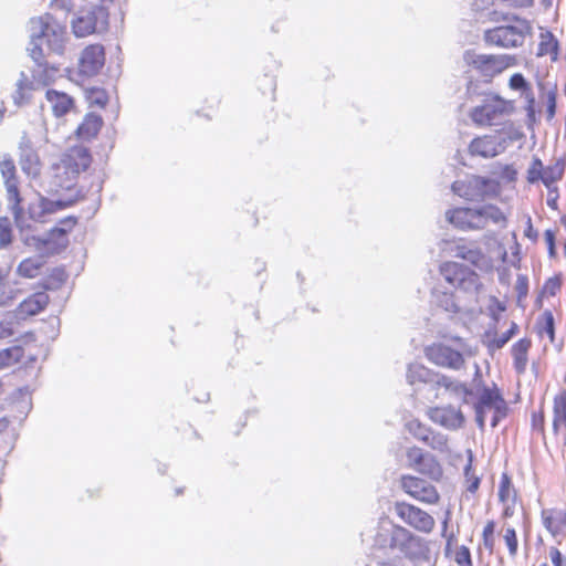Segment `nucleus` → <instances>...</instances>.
Returning <instances> with one entry per match:
<instances>
[{
    "label": "nucleus",
    "instance_id": "nucleus-52",
    "mask_svg": "<svg viewBox=\"0 0 566 566\" xmlns=\"http://www.w3.org/2000/svg\"><path fill=\"white\" fill-rule=\"evenodd\" d=\"M515 290L517 292V298H525L528 293V277L526 275H518L515 283Z\"/></svg>",
    "mask_w": 566,
    "mask_h": 566
},
{
    "label": "nucleus",
    "instance_id": "nucleus-62",
    "mask_svg": "<svg viewBox=\"0 0 566 566\" xmlns=\"http://www.w3.org/2000/svg\"><path fill=\"white\" fill-rule=\"evenodd\" d=\"M512 514H513V512H512V510L510 509V506H506V507L504 509V511H503V516H504V517H510V516H512Z\"/></svg>",
    "mask_w": 566,
    "mask_h": 566
},
{
    "label": "nucleus",
    "instance_id": "nucleus-34",
    "mask_svg": "<svg viewBox=\"0 0 566 566\" xmlns=\"http://www.w3.org/2000/svg\"><path fill=\"white\" fill-rule=\"evenodd\" d=\"M24 349L20 345H14L0 350V370L22 361Z\"/></svg>",
    "mask_w": 566,
    "mask_h": 566
},
{
    "label": "nucleus",
    "instance_id": "nucleus-17",
    "mask_svg": "<svg viewBox=\"0 0 566 566\" xmlns=\"http://www.w3.org/2000/svg\"><path fill=\"white\" fill-rule=\"evenodd\" d=\"M453 251L455 258L469 262L483 273H491L495 268L493 258L474 243H459Z\"/></svg>",
    "mask_w": 566,
    "mask_h": 566
},
{
    "label": "nucleus",
    "instance_id": "nucleus-61",
    "mask_svg": "<svg viewBox=\"0 0 566 566\" xmlns=\"http://www.w3.org/2000/svg\"><path fill=\"white\" fill-rule=\"evenodd\" d=\"M6 113H7L6 104H4V102H0V124L4 119Z\"/></svg>",
    "mask_w": 566,
    "mask_h": 566
},
{
    "label": "nucleus",
    "instance_id": "nucleus-32",
    "mask_svg": "<svg viewBox=\"0 0 566 566\" xmlns=\"http://www.w3.org/2000/svg\"><path fill=\"white\" fill-rule=\"evenodd\" d=\"M77 223V218L70 216L59 221L57 226L52 228L48 234V241L60 242L74 229Z\"/></svg>",
    "mask_w": 566,
    "mask_h": 566
},
{
    "label": "nucleus",
    "instance_id": "nucleus-60",
    "mask_svg": "<svg viewBox=\"0 0 566 566\" xmlns=\"http://www.w3.org/2000/svg\"><path fill=\"white\" fill-rule=\"evenodd\" d=\"M504 174L510 180H515L516 178V170L511 166H505Z\"/></svg>",
    "mask_w": 566,
    "mask_h": 566
},
{
    "label": "nucleus",
    "instance_id": "nucleus-39",
    "mask_svg": "<svg viewBox=\"0 0 566 566\" xmlns=\"http://www.w3.org/2000/svg\"><path fill=\"white\" fill-rule=\"evenodd\" d=\"M21 293L20 290L9 284L6 280L0 283V306H10Z\"/></svg>",
    "mask_w": 566,
    "mask_h": 566
},
{
    "label": "nucleus",
    "instance_id": "nucleus-14",
    "mask_svg": "<svg viewBox=\"0 0 566 566\" xmlns=\"http://www.w3.org/2000/svg\"><path fill=\"white\" fill-rule=\"evenodd\" d=\"M544 446L548 451L566 450V402L553 403L551 430L547 437H544Z\"/></svg>",
    "mask_w": 566,
    "mask_h": 566
},
{
    "label": "nucleus",
    "instance_id": "nucleus-25",
    "mask_svg": "<svg viewBox=\"0 0 566 566\" xmlns=\"http://www.w3.org/2000/svg\"><path fill=\"white\" fill-rule=\"evenodd\" d=\"M49 301V295L45 292L33 293L18 305L15 315L21 319L34 316L48 306Z\"/></svg>",
    "mask_w": 566,
    "mask_h": 566
},
{
    "label": "nucleus",
    "instance_id": "nucleus-16",
    "mask_svg": "<svg viewBox=\"0 0 566 566\" xmlns=\"http://www.w3.org/2000/svg\"><path fill=\"white\" fill-rule=\"evenodd\" d=\"M409 465L430 480L439 482L443 476L440 462L432 455L426 454L420 448L411 447L407 450Z\"/></svg>",
    "mask_w": 566,
    "mask_h": 566
},
{
    "label": "nucleus",
    "instance_id": "nucleus-13",
    "mask_svg": "<svg viewBox=\"0 0 566 566\" xmlns=\"http://www.w3.org/2000/svg\"><path fill=\"white\" fill-rule=\"evenodd\" d=\"M427 359L437 366L461 369L464 366V357L460 348L444 343H433L424 348Z\"/></svg>",
    "mask_w": 566,
    "mask_h": 566
},
{
    "label": "nucleus",
    "instance_id": "nucleus-38",
    "mask_svg": "<svg viewBox=\"0 0 566 566\" xmlns=\"http://www.w3.org/2000/svg\"><path fill=\"white\" fill-rule=\"evenodd\" d=\"M96 28V19L93 15L78 17L73 21V30L77 36L92 34Z\"/></svg>",
    "mask_w": 566,
    "mask_h": 566
},
{
    "label": "nucleus",
    "instance_id": "nucleus-1",
    "mask_svg": "<svg viewBox=\"0 0 566 566\" xmlns=\"http://www.w3.org/2000/svg\"><path fill=\"white\" fill-rule=\"evenodd\" d=\"M32 30L34 43L30 49V56L36 63L42 64L45 55L63 52L65 29L53 21L50 15L33 20Z\"/></svg>",
    "mask_w": 566,
    "mask_h": 566
},
{
    "label": "nucleus",
    "instance_id": "nucleus-10",
    "mask_svg": "<svg viewBox=\"0 0 566 566\" xmlns=\"http://www.w3.org/2000/svg\"><path fill=\"white\" fill-rule=\"evenodd\" d=\"M394 507L397 516L416 532L430 534L434 530L433 516L422 509L405 501L396 502Z\"/></svg>",
    "mask_w": 566,
    "mask_h": 566
},
{
    "label": "nucleus",
    "instance_id": "nucleus-45",
    "mask_svg": "<svg viewBox=\"0 0 566 566\" xmlns=\"http://www.w3.org/2000/svg\"><path fill=\"white\" fill-rule=\"evenodd\" d=\"M545 411L543 407H539L536 410H533L531 413V427L533 431L538 432L543 438L547 437L545 434Z\"/></svg>",
    "mask_w": 566,
    "mask_h": 566
},
{
    "label": "nucleus",
    "instance_id": "nucleus-44",
    "mask_svg": "<svg viewBox=\"0 0 566 566\" xmlns=\"http://www.w3.org/2000/svg\"><path fill=\"white\" fill-rule=\"evenodd\" d=\"M503 541L507 547L509 555L515 557L518 553V538L514 527L509 526L504 530Z\"/></svg>",
    "mask_w": 566,
    "mask_h": 566
},
{
    "label": "nucleus",
    "instance_id": "nucleus-11",
    "mask_svg": "<svg viewBox=\"0 0 566 566\" xmlns=\"http://www.w3.org/2000/svg\"><path fill=\"white\" fill-rule=\"evenodd\" d=\"M0 172L4 179L8 200L11 203V210L14 214V218L20 219L24 213L22 206L23 199L19 190V178L17 175L15 163L11 156L4 155L0 159Z\"/></svg>",
    "mask_w": 566,
    "mask_h": 566
},
{
    "label": "nucleus",
    "instance_id": "nucleus-2",
    "mask_svg": "<svg viewBox=\"0 0 566 566\" xmlns=\"http://www.w3.org/2000/svg\"><path fill=\"white\" fill-rule=\"evenodd\" d=\"M448 221L460 230L484 229L490 222L505 226L507 219L496 206L486 205L479 209L459 207L447 211Z\"/></svg>",
    "mask_w": 566,
    "mask_h": 566
},
{
    "label": "nucleus",
    "instance_id": "nucleus-55",
    "mask_svg": "<svg viewBox=\"0 0 566 566\" xmlns=\"http://www.w3.org/2000/svg\"><path fill=\"white\" fill-rule=\"evenodd\" d=\"M500 1L505 3L509 8L518 9V10L532 8L535 3V0H500Z\"/></svg>",
    "mask_w": 566,
    "mask_h": 566
},
{
    "label": "nucleus",
    "instance_id": "nucleus-24",
    "mask_svg": "<svg viewBox=\"0 0 566 566\" xmlns=\"http://www.w3.org/2000/svg\"><path fill=\"white\" fill-rule=\"evenodd\" d=\"M430 418L448 429H459L464 422L462 412L451 406L432 408L430 410Z\"/></svg>",
    "mask_w": 566,
    "mask_h": 566
},
{
    "label": "nucleus",
    "instance_id": "nucleus-53",
    "mask_svg": "<svg viewBox=\"0 0 566 566\" xmlns=\"http://www.w3.org/2000/svg\"><path fill=\"white\" fill-rule=\"evenodd\" d=\"M526 83L527 80L522 73H514L509 80V87L512 91L518 92Z\"/></svg>",
    "mask_w": 566,
    "mask_h": 566
},
{
    "label": "nucleus",
    "instance_id": "nucleus-20",
    "mask_svg": "<svg viewBox=\"0 0 566 566\" xmlns=\"http://www.w3.org/2000/svg\"><path fill=\"white\" fill-rule=\"evenodd\" d=\"M44 96L52 115L56 119L64 118L69 114L77 112L75 98L63 91L49 88Z\"/></svg>",
    "mask_w": 566,
    "mask_h": 566
},
{
    "label": "nucleus",
    "instance_id": "nucleus-33",
    "mask_svg": "<svg viewBox=\"0 0 566 566\" xmlns=\"http://www.w3.org/2000/svg\"><path fill=\"white\" fill-rule=\"evenodd\" d=\"M33 91V83L28 78L23 77L17 82L15 92L12 95L13 103L17 106H22L31 101Z\"/></svg>",
    "mask_w": 566,
    "mask_h": 566
},
{
    "label": "nucleus",
    "instance_id": "nucleus-43",
    "mask_svg": "<svg viewBox=\"0 0 566 566\" xmlns=\"http://www.w3.org/2000/svg\"><path fill=\"white\" fill-rule=\"evenodd\" d=\"M562 284L563 276L560 273L548 277L542 287V295L546 297L555 296L557 293H559Z\"/></svg>",
    "mask_w": 566,
    "mask_h": 566
},
{
    "label": "nucleus",
    "instance_id": "nucleus-5",
    "mask_svg": "<svg viewBox=\"0 0 566 566\" xmlns=\"http://www.w3.org/2000/svg\"><path fill=\"white\" fill-rule=\"evenodd\" d=\"M453 190L467 200L480 202L499 197L501 185L495 179L471 176L467 181L455 182Z\"/></svg>",
    "mask_w": 566,
    "mask_h": 566
},
{
    "label": "nucleus",
    "instance_id": "nucleus-50",
    "mask_svg": "<svg viewBox=\"0 0 566 566\" xmlns=\"http://www.w3.org/2000/svg\"><path fill=\"white\" fill-rule=\"evenodd\" d=\"M11 224L8 218H0V245L6 247L11 242Z\"/></svg>",
    "mask_w": 566,
    "mask_h": 566
},
{
    "label": "nucleus",
    "instance_id": "nucleus-3",
    "mask_svg": "<svg viewBox=\"0 0 566 566\" xmlns=\"http://www.w3.org/2000/svg\"><path fill=\"white\" fill-rule=\"evenodd\" d=\"M514 111L513 101L490 93L484 96L481 104L470 111L469 116L476 127H491L504 124Z\"/></svg>",
    "mask_w": 566,
    "mask_h": 566
},
{
    "label": "nucleus",
    "instance_id": "nucleus-4",
    "mask_svg": "<svg viewBox=\"0 0 566 566\" xmlns=\"http://www.w3.org/2000/svg\"><path fill=\"white\" fill-rule=\"evenodd\" d=\"M566 169V156L558 157L553 164L544 166L538 157H533L526 172L528 184L542 182L549 191L557 190V184L564 177Z\"/></svg>",
    "mask_w": 566,
    "mask_h": 566
},
{
    "label": "nucleus",
    "instance_id": "nucleus-54",
    "mask_svg": "<svg viewBox=\"0 0 566 566\" xmlns=\"http://www.w3.org/2000/svg\"><path fill=\"white\" fill-rule=\"evenodd\" d=\"M555 239H556L555 238V231H553L551 229H547L544 232V240L546 242L548 254H549L551 258H555L556 256Z\"/></svg>",
    "mask_w": 566,
    "mask_h": 566
},
{
    "label": "nucleus",
    "instance_id": "nucleus-47",
    "mask_svg": "<svg viewBox=\"0 0 566 566\" xmlns=\"http://www.w3.org/2000/svg\"><path fill=\"white\" fill-rule=\"evenodd\" d=\"M41 264L33 259H25L18 265V273L24 277H35Z\"/></svg>",
    "mask_w": 566,
    "mask_h": 566
},
{
    "label": "nucleus",
    "instance_id": "nucleus-35",
    "mask_svg": "<svg viewBox=\"0 0 566 566\" xmlns=\"http://www.w3.org/2000/svg\"><path fill=\"white\" fill-rule=\"evenodd\" d=\"M20 165L24 172L36 175L40 165L36 153L30 147L23 148L20 157Z\"/></svg>",
    "mask_w": 566,
    "mask_h": 566
},
{
    "label": "nucleus",
    "instance_id": "nucleus-51",
    "mask_svg": "<svg viewBox=\"0 0 566 566\" xmlns=\"http://www.w3.org/2000/svg\"><path fill=\"white\" fill-rule=\"evenodd\" d=\"M437 384H438L439 387H443L447 390H451V391H454V392H460V391H463L465 389V387H464V385L462 382H460L458 380H453V379H451L448 376H441L437 380Z\"/></svg>",
    "mask_w": 566,
    "mask_h": 566
},
{
    "label": "nucleus",
    "instance_id": "nucleus-36",
    "mask_svg": "<svg viewBox=\"0 0 566 566\" xmlns=\"http://www.w3.org/2000/svg\"><path fill=\"white\" fill-rule=\"evenodd\" d=\"M499 499L502 503L505 504L515 502L516 492L512 485L511 478L507 473H503L501 475L499 485Z\"/></svg>",
    "mask_w": 566,
    "mask_h": 566
},
{
    "label": "nucleus",
    "instance_id": "nucleus-27",
    "mask_svg": "<svg viewBox=\"0 0 566 566\" xmlns=\"http://www.w3.org/2000/svg\"><path fill=\"white\" fill-rule=\"evenodd\" d=\"M536 55L538 57L548 56L551 62L558 61L559 41L551 31L546 30L539 33Z\"/></svg>",
    "mask_w": 566,
    "mask_h": 566
},
{
    "label": "nucleus",
    "instance_id": "nucleus-6",
    "mask_svg": "<svg viewBox=\"0 0 566 566\" xmlns=\"http://www.w3.org/2000/svg\"><path fill=\"white\" fill-rule=\"evenodd\" d=\"M492 411L491 424L495 427L501 418L506 415V402L502 397L500 389L493 385L492 387H483L479 392L475 405L476 421L480 427L484 426L486 413Z\"/></svg>",
    "mask_w": 566,
    "mask_h": 566
},
{
    "label": "nucleus",
    "instance_id": "nucleus-18",
    "mask_svg": "<svg viewBox=\"0 0 566 566\" xmlns=\"http://www.w3.org/2000/svg\"><path fill=\"white\" fill-rule=\"evenodd\" d=\"M105 65V49L101 44L87 45L78 59V74L84 77L97 75Z\"/></svg>",
    "mask_w": 566,
    "mask_h": 566
},
{
    "label": "nucleus",
    "instance_id": "nucleus-40",
    "mask_svg": "<svg viewBox=\"0 0 566 566\" xmlns=\"http://www.w3.org/2000/svg\"><path fill=\"white\" fill-rule=\"evenodd\" d=\"M520 96L525 101V111L528 116H534L537 112V103L531 83H527L518 91Z\"/></svg>",
    "mask_w": 566,
    "mask_h": 566
},
{
    "label": "nucleus",
    "instance_id": "nucleus-23",
    "mask_svg": "<svg viewBox=\"0 0 566 566\" xmlns=\"http://www.w3.org/2000/svg\"><path fill=\"white\" fill-rule=\"evenodd\" d=\"M501 150L502 146L493 135L478 136L473 138L469 145L470 155L482 158L495 157L501 153Z\"/></svg>",
    "mask_w": 566,
    "mask_h": 566
},
{
    "label": "nucleus",
    "instance_id": "nucleus-31",
    "mask_svg": "<svg viewBox=\"0 0 566 566\" xmlns=\"http://www.w3.org/2000/svg\"><path fill=\"white\" fill-rule=\"evenodd\" d=\"M535 331L541 338L546 337L551 344L555 342V317L551 310H545L538 315Z\"/></svg>",
    "mask_w": 566,
    "mask_h": 566
},
{
    "label": "nucleus",
    "instance_id": "nucleus-15",
    "mask_svg": "<svg viewBox=\"0 0 566 566\" xmlns=\"http://www.w3.org/2000/svg\"><path fill=\"white\" fill-rule=\"evenodd\" d=\"M92 164V156L87 148L83 146H73L62 156L59 168L70 180H75L77 176L87 170Z\"/></svg>",
    "mask_w": 566,
    "mask_h": 566
},
{
    "label": "nucleus",
    "instance_id": "nucleus-41",
    "mask_svg": "<svg viewBox=\"0 0 566 566\" xmlns=\"http://www.w3.org/2000/svg\"><path fill=\"white\" fill-rule=\"evenodd\" d=\"M520 96L525 101V111L528 116H534L537 112V103L531 83H527L518 91Z\"/></svg>",
    "mask_w": 566,
    "mask_h": 566
},
{
    "label": "nucleus",
    "instance_id": "nucleus-28",
    "mask_svg": "<svg viewBox=\"0 0 566 566\" xmlns=\"http://www.w3.org/2000/svg\"><path fill=\"white\" fill-rule=\"evenodd\" d=\"M537 88L539 92V98L542 103L545 105V112H546V118L548 120L553 119L556 114V106H557V85L552 84L548 85L544 83L543 81L537 82Z\"/></svg>",
    "mask_w": 566,
    "mask_h": 566
},
{
    "label": "nucleus",
    "instance_id": "nucleus-30",
    "mask_svg": "<svg viewBox=\"0 0 566 566\" xmlns=\"http://www.w3.org/2000/svg\"><path fill=\"white\" fill-rule=\"evenodd\" d=\"M520 328L515 322H512L510 328L502 335L488 331L484 334V345L490 352H495L503 348L506 343L518 333Z\"/></svg>",
    "mask_w": 566,
    "mask_h": 566
},
{
    "label": "nucleus",
    "instance_id": "nucleus-26",
    "mask_svg": "<svg viewBox=\"0 0 566 566\" xmlns=\"http://www.w3.org/2000/svg\"><path fill=\"white\" fill-rule=\"evenodd\" d=\"M532 339L523 337L516 340L511 347L513 367L518 375H523L527 369L528 354L532 348Z\"/></svg>",
    "mask_w": 566,
    "mask_h": 566
},
{
    "label": "nucleus",
    "instance_id": "nucleus-64",
    "mask_svg": "<svg viewBox=\"0 0 566 566\" xmlns=\"http://www.w3.org/2000/svg\"><path fill=\"white\" fill-rule=\"evenodd\" d=\"M6 276H7L6 273H3L2 270L0 269V283L6 280Z\"/></svg>",
    "mask_w": 566,
    "mask_h": 566
},
{
    "label": "nucleus",
    "instance_id": "nucleus-19",
    "mask_svg": "<svg viewBox=\"0 0 566 566\" xmlns=\"http://www.w3.org/2000/svg\"><path fill=\"white\" fill-rule=\"evenodd\" d=\"M523 39V33L513 25L495 27L484 33L486 43L502 48H515L522 44Z\"/></svg>",
    "mask_w": 566,
    "mask_h": 566
},
{
    "label": "nucleus",
    "instance_id": "nucleus-21",
    "mask_svg": "<svg viewBox=\"0 0 566 566\" xmlns=\"http://www.w3.org/2000/svg\"><path fill=\"white\" fill-rule=\"evenodd\" d=\"M396 538L403 539L402 544L400 545V548L405 553V555L411 559L422 556L428 552V546L426 542L403 526H394L392 539L395 541Z\"/></svg>",
    "mask_w": 566,
    "mask_h": 566
},
{
    "label": "nucleus",
    "instance_id": "nucleus-8",
    "mask_svg": "<svg viewBox=\"0 0 566 566\" xmlns=\"http://www.w3.org/2000/svg\"><path fill=\"white\" fill-rule=\"evenodd\" d=\"M440 272L446 281L455 289L479 292L482 287L478 273L461 263L444 262L440 266Z\"/></svg>",
    "mask_w": 566,
    "mask_h": 566
},
{
    "label": "nucleus",
    "instance_id": "nucleus-9",
    "mask_svg": "<svg viewBox=\"0 0 566 566\" xmlns=\"http://www.w3.org/2000/svg\"><path fill=\"white\" fill-rule=\"evenodd\" d=\"M539 518L544 530L558 544L566 539V503L555 502L542 507Z\"/></svg>",
    "mask_w": 566,
    "mask_h": 566
},
{
    "label": "nucleus",
    "instance_id": "nucleus-22",
    "mask_svg": "<svg viewBox=\"0 0 566 566\" xmlns=\"http://www.w3.org/2000/svg\"><path fill=\"white\" fill-rule=\"evenodd\" d=\"M407 428L417 440L423 442L434 450L442 451L448 448V439L444 436L434 434L430 429L424 427L418 420L409 421Z\"/></svg>",
    "mask_w": 566,
    "mask_h": 566
},
{
    "label": "nucleus",
    "instance_id": "nucleus-49",
    "mask_svg": "<svg viewBox=\"0 0 566 566\" xmlns=\"http://www.w3.org/2000/svg\"><path fill=\"white\" fill-rule=\"evenodd\" d=\"M453 559L458 566H473L471 552L465 545H461L455 549Z\"/></svg>",
    "mask_w": 566,
    "mask_h": 566
},
{
    "label": "nucleus",
    "instance_id": "nucleus-56",
    "mask_svg": "<svg viewBox=\"0 0 566 566\" xmlns=\"http://www.w3.org/2000/svg\"><path fill=\"white\" fill-rule=\"evenodd\" d=\"M524 235L533 243H535L538 239V231L534 228L531 217L527 218Z\"/></svg>",
    "mask_w": 566,
    "mask_h": 566
},
{
    "label": "nucleus",
    "instance_id": "nucleus-63",
    "mask_svg": "<svg viewBox=\"0 0 566 566\" xmlns=\"http://www.w3.org/2000/svg\"><path fill=\"white\" fill-rule=\"evenodd\" d=\"M9 424V421L6 418L0 419V430L6 429Z\"/></svg>",
    "mask_w": 566,
    "mask_h": 566
},
{
    "label": "nucleus",
    "instance_id": "nucleus-48",
    "mask_svg": "<svg viewBox=\"0 0 566 566\" xmlns=\"http://www.w3.org/2000/svg\"><path fill=\"white\" fill-rule=\"evenodd\" d=\"M547 554L551 566H566V555L557 546H549ZM537 566H549V564L542 562Z\"/></svg>",
    "mask_w": 566,
    "mask_h": 566
},
{
    "label": "nucleus",
    "instance_id": "nucleus-58",
    "mask_svg": "<svg viewBox=\"0 0 566 566\" xmlns=\"http://www.w3.org/2000/svg\"><path fill=\"white\" fill-rule=\"evenodd\" d=\"M69 205L70 203L62 202V201L50 202V207L45 208V210L49 212H53L56 210H61V209L67 207Z\"/></svg>",
    "mask_w": 566,
    "mask_h": 566
},
{
    "label": "nucleus",
    "instance_id": "nucleus-29",
    "mask_svg": "<svg viewBox=\"0 0 566 566\" xmlns=\"http://www.w3.org/2000/svg\"><path fill=\"white\" fill-rule=\"evenodd\" d=\"M102 126L103 118L97 114L88 113L76 128L75 134L81 139L91 140L98 135Z\"/></svg>",
    "mask_w": 566,
    "mask_h": 566
},
{
    "label": "nucleus",
    "instance_id": "nucleus-42",
    "mask_svg": "<svg viewBox=\"0 0 566 566\" xmlns=\"http://www.w3.org/2000/svg\"><path fill=\"white\" fill-rule=\"evenodd\" d=\"M496 523L493 520L486 521L482 531V543L486 551L492 553L495 547Z\"/></svg>",
    "mask_w": 566,
    "mask_h": 566
},
{
    "label": "nucleus",
    "instance_id": "nucleus-12",
    "mask_svg": "<svg viewBox=\"0 0 566 566\" xmlns=\"http://www.w3.org/2000/svg\"><path fill=\"white\" fill-rule=\"evenodd\" d=\"M400 486L406 494L422 504L436 505L440 502L437 488L419 476L402 475Z\"/></svg>",
    "mask_w": 566,
    "mask_h": 566
},
{
    "label": "nucleus",
    "instance_id": "nucleus-37",
    "mask_svg": "<svg viewBox=\"0 0 566 566\" xmlns=\"http://www.w3.org/2000/svg\"><path fill=\"white\" fill-rule=\"evenodd\" d=\"M86 101L91 107L105 108L109 97L105 88L91 87L86 91Z\"/></svg>",
    "mask_w": 566,
    "mask_h": 566
},
{
    "label": "nucleus",
    "instance_id": "nucleus-59",
    "mask_svg": "<svg viewBox=\"0 0 566 566\" xmlns=\"http://www.w3.org/2000/svg\"><path fill=\"white\" fill-rule=\"evenodd\" d=\"M494 252L496 253L497 258H500L502 261H505L507 252L502 244H497L494 249Z\"/></svg>",
    "mask_w": 566,
    "mask_h": 566
},
{
    "label": "nucleus",
    "instance_id": "nucleus-46",
    "mask_svg": "<svg viewBox=\"0 0 566 566\" xmlns=\"http://www.w3.org/2000/svg\"><path fill=\"white\" fill-rule=\"evenodd\" d=\"M464 484L467 491L475 493L480 486V478L472 472V457L469 458L464 468Z\"/></svg>",
    "mask_w": 566,
    "mask_h": 566
},
{
    "label": "nucleus",
    "instance_id": "nucleus-57",
    "mask_svg": "<svg viewBox=\"0 0 566 566\" xmlns=\"http://www.w3.org/2000/svg\"><path fill=\"white\" fill-rule=\"evenodd\" d=\"M14 334V326L12 322H0V339L9 338Z\"/></svg>",
    "mask_w": 566,
    "mask_h": 566
},
{
    "label": "nucleus",
    "instance_id": "nucleus-7",
    "mask_svg": "<svg viewBox=\"0 0 566 566\" xmlns=\"http://www.w3.org/2000/svg\"><path fill=\"white\" fill-rule=\"evenodd\" d=\"M516 64L517 59L510 54H481L474 56L470 62L472 69L486 83Z\"/></svg>",
    "mask_w": 566,
    "mask_h": 566
}]
</instances>
